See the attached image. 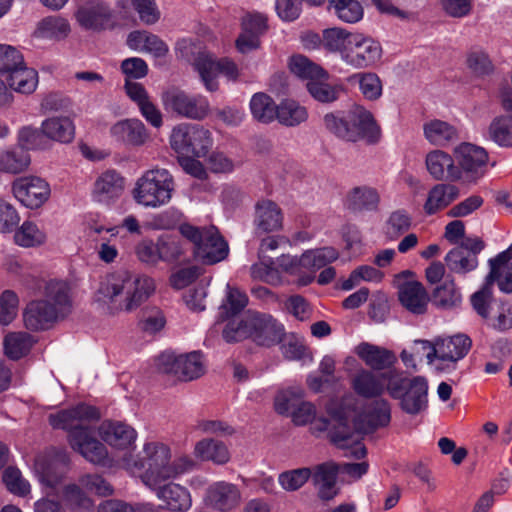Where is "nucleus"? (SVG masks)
I'll return each mask as SVG.
<instances>
[{
	"label": "nucleus",
	"instance_id": "nucleus-1",
	"mask_svg": "<svg viewBox=\"0 0 512 512\" xmlns=\"http://www.w3.org/2000/svg\"><path fill=\"white\" fill-rule=\"evenodd\" d=\"M98 410L88 405H78L73 409L64 410L49 416V422L54 428L69 432L68 441L71 448L81 454L91 463L106 467L118 466V461L127 456H133L137 440V432L130 425L116 421H105L99 427L101 439L115 453H121L117 459L109 457L106 447L94 437V429L90 422L99 419Z\"/></svg>",
	"mask_w": 512,
	"mask_h": 512
},
{
	"label": "nucleus",
	"instance_id": "nucleus-2",
	"mask_svg": "<svg viewBox=\"0 0 512 512\" xmlns=\"http://www.w3.org/2000/svg\"><path fill=\"white\" fill-rule=\"evenodd\" d=\"M117 464L129 475L138 478L146 487H157L196 467V461L189 455H180L172 459L171 447L158 440H146L137 455H126Z\"/></svg>",
	"mask_w": 512,
	"mask_h": 512
},
{
	"label": "nucleus",
	"instance_id": "nucleus-3",
	"mask_svg": "<svg viewBox=\"0 0 512 512\" xmlns=\"http://www.w3.org/2000/svg\"><path fill=\"white\" fill-rule=\"evenodd\" d=\"M156 290L153 278L128 270L105 275L94 293V302L109 314L133 312L144 304Z\"/></svg>",
	"mask_w": 512,
	"mask_h": 512
},
{
	"label": "nucleus",
	"instance_id": "nucleus-4",
	"mask_svg": "<svg viewBox=\"0 0 512 512\" xmlns=\"http://www.w3.org/2000/svg\"><path fill=\"white\" fill-rule=\"evenodd\" d=\"M339 257L337 249L331 246L309 249L301 256L282 255L276 262L261 256L260 261L251 268L252 277L269 284L281 282L280 271L293 277L297 286H307L316 277V271Z\"/></svg>",
	"mask_w": 512,
	"mask_h": 512
},
{
	"label": "nucleus",
	"instance_id": "nucleus-5",
	"mask_svg": "<svg viewBox=\"0 0 512 512\" xmlns=\"http://www.w3.org/2000/svg\"><path fill=\"white\" fill-rule=\"evenodd\" d=\"M343 422L347 420L350 435L347 441L349 455L360 459L366 455V448L355 432L370 433L387 427L391 421V406L383 398L366 402L361 407H340Z\"/></svg>",
	"mask_w": 512,
	"mask_h": 512
},
{
	"label": "nucleus",
	"instance_id": "nucleus-6",
	"mask_svg": "<svg viewBox=\"0 0 512 512\" xmlns=\"http://www.w3.org/2000/svg\"><path fill=\"white\" fill-rule=\"evenodd\" d=\"M71 311L69 286L63 281H51L45 289V298L27 304L23 312V322L31 331L50 328Z\"/></svg>",
	"mask_w": 512,
	"mask_h": 512
},
{
	"label": "nucleus",
	"instance_id": "nucleus-7",
	"mask_svg": "<svg viewBox=\"0 0 512 512\" xmlns=\"http://www.w3.org/2000/svg\"><path fill=\"white\" fill-rule=\"evenodd\" d=\"M327 415H318L316 407L311 402L302 401L291 413V420L297 426H310L313 434L327 432L331 441L339 448H348L350 431L348 422H343L340 407L335 403L328 405Z\"/></svg>",
	"mask_w": 512,
	"mask_h": 512
},
{
	"label": "nucleus",
	"instance_id": "nucleus-8",
	"mask_svg": "<svg viewBox=\"0 0 512 512\" xmlns=\"http://www.w3.org/2000/svg\"><path fill=\"white\" fill-rule=\"evenodd\" d=\"M471 340L464 334L449 337H436L433 340H415L413 349L425 353L427 364L441 372H449L456 368L471 348Z\"/></svg>",
	"mask_w": 512,
	"mask_h": 512
},
{
	"label": "nucleus",
	"instance_id": "nucleus-9",
	"mask_svg": "<svg viewBox=\"0 0 512 512\" xmlns=\"http://www.w3.org/2000/svg\"><path fill=\"white\" fill-rule=\"evenodd\" d=\"M284 334L283 325L270 315L248 313L245 319H234L227 323L223 338L227 342L241 341L251 337L256 343L271 346L281 341Z\"/></svg>",
	"mask_w": 512,
	"mask_h": 512
},
{
	"label": "nucleus",
	"instance_id": "nucleus-10",
	"mask_svg": "<svg viewBox=\"0 0 512 512\" xmlns=\"http://www.w3.org/2000/svg\"><path fill=\"white\" fill-rule=\"evenodd\" d=\"M175 191L172 174L155 167L144 171L135 181L133 200L144 208L157 209L170 203Z\"/></svg>",
	"mask_w": 512,
	"mask_h": 512
},
{
	"label": "nucleus",
	"instance_id": "nucleus-11",
	"mask_svg": "<svg viewBox=\"0 0 512 512\" xmlns=\"http://www.w3.org/2000/svg\"><path fill=\"white\" fill-rule=\"evenodd\" d=\"M179 232L193 244L195 257L206 264L220 262L228 255V244L215 226L200 228L191 224H182Z\"/></svg>",
	"mask_w": 512,
	"mask_h": 512
},
{
	"label": "nucleus",
	"instance_id": "nucleus-12",
	"mask_svg": "<svg viewBox=\"0 0 512 512\" xmlns=\"http://www.w3.org/2000/svg\"><path fill=\"white\" fill-rule=\"evenodd\" d=\"M170 146L178 156L202 158L212 146L211 133L198 125L179 124L172 129Z\"/></svg>",
	"mask_w": 512,
	"mask_h": 512
},
{
	"label": "nucleus",
	"instance_id": "nucleus-13",
	"mask_svg": "<svg viewBox=\"0 0 512 512\" xmlns=\"http://www.w3.org/2000/svg\"><path fill=\"white\" fill-rule=\"evenodd\" d=\"M398 383L399 373L396 371L376 374L361 369L351 379L353 391L363 398H381L385 390L390 396H397Z\"/></svg>",
	"mask_w": 512,
	"mask_h": 512
},
{
	"label": "nucleus",
	"instance_id": "nucleus-14",
	"mask_svg": "<svg viewBox=\"0 0 512 512\" xmlns=\"http://www.w3.org/2000/svg\"><path fill=\"white\" fill-rule=\"evenodd\" d=\"M11 191L15 199L30 210L43 207L51 196L50 184L44 178L35 175L16 178L12 182Z\"/></svg>",
	"mask_w": 512,
	"mask_h": 512
},
{
	"label": "nucleus",
	"instance_id": "nucleus-15",
	"mask_svg": "<svg viewBox=\"0 0 512 512\" xmlns=\"http://www.w3.org/2000/svg\"><path fill=\"white\" fill-rule=\"evenodd\" d=\"M162 102L166 110L188 119L202 120L210 112V104L206 97L189 95L178 89H171L163 93Z\"/></svg>",
	"mask_w": 512,
	"mask_h": 512
},
{
	"label": "nucleus",
	"instance_id": "nucleus-16",
	"mask_svg": "<svg viewBox=\"0 0 512 512\" xmlns=\"http://www.w3.org/2000/svg\"><path fill=\"white\" fill-rule=\"evenodd\" d=\"M382 55V45L378 40L367 34L356 32L344 63L354 69L370 68L381 61Z\"/></svg>",
	"mask_w": 512,
	"mask_h": 512
},
{
	"label": "nucleus",
	"instance_id": "nucleus-17",
	"mask_svg": "<svg viewBox=\"0 0 512 512\" xmlns=\"http://www.w3.org/2000/svg\"><path fill=\"white\" fill-rule=\"evenodd\" d=\"M463 183H475L485 174L488 154L484 148L471 143H462L454 150Z\"/></svg>",
	"mask_w": 512,
	"mask_h": 512
},
{
	"label": "nucleus",
	"instance_id": "nucleus-18",
	"mask_svg": "<svg viewBox=\"0 0 512 512\" xmlns=\"http://www.w3.org/2000/svg\"><path fill=\"white\" fill-rule=\"evenodd\" d=\"M76 23L84 30L100 32L112 26L113 13L102 0L81 1L74 12Z\"/></svg>",
	"mask_w": 512,
	"mask_h": 512
},
{
	"label": "nucleus",
	"instance_id": "nucleus-19",
	"mask_svg": "<svg viewBox=\"0 0 512 512\" xmlns=\"http://www.w3.org/2000/svg\"><path fill=\"white\" fill-rule=\"evenodd\" d=\"M428 383L422 376L406 381L399 374L397 396H391L400 401L401 409L411 415L421 413L427 408Z\"/></svg>",
	"mask_w": 512,
	"mask_h": 512
},
{
	"label": "nucleus",
	"instance_id": "nucleus-20",
	"mask_svg": "<svg viewBox=\"0 0 512 512\" xmlns=\"http://www.w3.org/2000/svg\"><path fill=\"white\" fill-rule=\"evenodd\" d=\"M484 244L479 238H468L460 246L450 250L445 256L448 269L458 275L474 271L478 265V254Z\"/></svg>",
	"mask_w": 512,
	"mask_h": 512
},
{
	"label": "nucleus",
	"instance_id": "nucleus-21",
	"mask_svg": "<svg viewBox=\"0 0 512 512\" xmlns=\"http://www.w3.org/2000/svg\"><path fill=\"white\" fill-rule=\"evenodd\" d=\"M348 110L351 129H343V134L352 137V142L364 139L370 142L376 141L379 137L380 129L372 113L360 105H354Z\"/></svg>",
	"mask_w": 512,
	"mask_h": 512
},
{
	"label": "nucleus",
	"instance_id": "nucleus-22",
	"mask_svg": "<svg viewBox=\"0 0 512 512\" xmlns=\"http://www.w3.org/2000/svg\"><path fill=\"white\" fill-rule=\"evenodd\" d=\"M424 163L428 174L435 180L451 182L462 180L455 156L444 150H430L425 155Z\"/></svg>",
	"mask_w": 512,
	"mask_h": 512
},
{
	"label": "nucleus",
	"instance_id": "nucleus-23",
	"mask_svg": "<svg viewBox=\"0 0 512 512\" xmlns=\"http://www.w3.org/2000/svg\"><path fill=\"white\" fill-rule=\"evenodd\" d=\"M112 140L126 147H141L149 140L144 123L137 118H126L115 122L109 129Z\"/></svg>",
	"mask_w": 512,
	"mask_h": 512
},
{
	"label": "nucleus",
	"instance_id": "nucleus-24",
	"mask_svg": "<svg viewBox=\"0 0 512 512\" xmlns=\"http://www.w3.org/2000/svg\"><path fill=\"white\" fill-rule=\"evenodd\" d=\"M125 189V178L116 170L102 172L95 180L91 192L94 201L110 205L121 197Z\"/></svg>",
	"mask_w": 512,
	"mask_h": 512
},
{
	"label": "nucleus",
	"instance_id": "nucleus-25",
	"mask_svg": "<svg viewBox=\"0 0 512 512\" xmlns=\"http://www.w3.org/2000/svg\"><path fill=\"white\" fill-rule=\"evenodd\" d=\"M127 46L136 52L145 53L155 59L165 58L169 53L168 44L158 35L147 30H134L126 39Z\"/></svg>",
	"mask_w": 512,
	"mask_h": 512
},
{
	"label": "nucleus",
	"instance_id": "nucleus-26",
	"mask_svg": "<svg viewBox=\"0 0 512 512\" xmlns=\"http://www.w3.org/2000/svg\"><path fill=\"white\" fill-rule=\"evenodd\" d=\"M148 488L153 490L156 497L164 503V507L172 512H186L192 507L190 492L180 484L169 482Z\"/></svg>",
	"mask_w": 512,
	"mask_h": 512
},
{
	"label": "nucleus",
	"instance_id": "nucleus-27",
	"mask_svg": "<svg viewBox=\"0 0 512 512\" xmlns=\"http://www.w3.org/2000/svg\"><path fill=\"white\" fill-rule=\"evenodd\" d=\"M490 272L486 281L492 286L495 282L504 293L512 292V244L508 249L489 260Z\"/></svg>",
	"mask_w": 512,
	"mask_h": 512
},
{
	"label": "nucleus",
	"instance_id": "nucleus-28",
	"mask_svg": "<svg viewBox=\"0 0 512 512\" xmlns=\"http://www.w3.org/2000/svg\"><path fill=\"white\" fill-rule=\"evenodd\" d=\"M56 465V460L51 453H40L34 459L32 470L47 496L54 491L57 493L59 491L61 476L56 471Z\"/></svg>",
	"mask_w": 512,
	"mask_h": 512
},
{
	"label": "nucleus",
	"instance_id": "nucleus-29",
	"mask_svg": "<svg viewBox=\"0 0 512 512\" xmlns=\"http://www.w3.org/2000/svg\"><path fill=\"white\" fill-rule=\"evenodd\" d=\"M193 457L194 461L212 462L216 465H225L230 461L231 454L227 445L214 438H202L194 444Z\"/></svg>",
	"mask_w": 512,
	"mask_h": 512
},
{
	"label": "nucleus",
	"instance_id": "nucleus-30",
	"mask_svg": "<svg viewBox=\"0 0 512 512\" xmlns=\"http://www.w3.org/2000/svg\"><path fill=\"white\" fill-rule=\"evenodd\" d=\"M401 305L413 314H423L427 310L429 296L418 281H407L398 288Z\"/></svg>",
	"mask_w": 512,
	"mask_h": 512
},
{
	"label": "nucleus",
	"instance_id": "nucleus-31",
	"mask_svg": "<svg viewBox=\"0 0 512 512\" xmlns=\"http://www.w3.org/2000/svg\"><path fill=\"white\" fill-rule=\"evenodd\" d=\"M43 136L51 141L68 144L75 137V125L73 120L64 115L52 116L44 119L40 125Z\"/></svg>",
	"mask_w": 512,
	"mask_h": 512
},
{
	"label": "nucleus",
	"instance_id": "nucleus-32",
	"mask_svg": "<svg viewBox=\"0 0 512 512\" xmlns=\"http://www.w3.org/2000/svg\"><path fill=\"white\" fill-rule=\"evenodd\" d=\"M339 465L328 462L317 465L312 469V479L318 489L319 497L323 500H331L338 494L336 486Z\"/></svg>",
	"mask_w": 512,
	"mask_h": 512
},
{
	"label": "nucleus",
	"instance_id": "nucleus-33",
	"mask_svg": "<svg viewBox=\"0 0 512 512\" xmlns=\"http://www.w3.org/2000/svg\"><path fill=\"white\" fill-rule=\"evenodd\" d=\"M254 224L256 229L261 232L280 230L283 224V214L280 207L271 200L257 202Z\"/></svg>",
	"mask_w": 512,
	"mask_h": 512
},
{
	"label": "nucleus",
	"instance_id": "nucleus-34",
	"mask_svg": "<svg viewBox=\"0 0 512 512\" xmlns=\"http://www.w3.org/2000/svg\"><path fill=\"white\" fill-rule=\"evenodd\" d=\"M459 196V189L452 184L438 183L428 192L423 209L427 215H433L449 206Z\"/></svg>",
	"mask_w": 512,
	"mask_h": 512
},
{
	"label": "nucleus",
	"instance_id": "nucleus-35",
	"mask_svg": "<svg viewBox=\"0 0 512 512\" xmlns=\"http://www.w3.org/2000/svg\"><path fill=\"white\" fill-rule=\"evenodd\" d=\"M355 353L373 370L387 369L395 362V356L389 350L366 342L356 346Z\"/></svg>",
	"mask_w": 512,
	"mask_h": 512
},
{
	"label": "nucleus",
	"instance_id": "nucleus-36",
	"mask_svg": "<svg viewBox=\"0 0 512 512\" xmlns=\"http://www.w3.org/2000/svg\"><path fill=\"white\" fill-rule=\"evenodd\" d=\"M356 31H348L341 27H331L323 30V48L330 53L338 54L344 62Z\"/></svg>",
	"mask_w": 512,
	"mask_h": 512
},
{
	"label": "nucleus",
	"instance_id": "nucleus-37",
	"mask_svg": "<svg viewBox=\"0 0 512 512\" xmlns=\"http://www.w3.org/2000/svg\"><path fill=\"white\" fill-rule=\"evenodd\" d=\"M424 138L434 146L444 147L457 139V129L450 123L431 119L423 124Z\"/></svg>",
	"mask_w": 512,
	"mask_h": 512
},
{
	"label": "nucleus",
	"instance_id": "nucleus-38",
	"mask_svg": "<svg viewBox=\"0 0 512 512\" xmlns=\"http://www.w3.org/2000/svg\"><path fill=\"white\" fill-rule=\"evenodd\" d=\"M203 41L192 38H183L177 41L175 53L179 58L191 63L195 68V62L202 56H209L211 53L204 48V42H213L216 37L210 30H205L202 35Z\"/></svg>",
	"mask_w": 512,
	"mask_h": 512
},
{
	"label": "nucleus",
	"instance_id": "nucleus-39",
	"mask_svg": "<svg viewBox=\"0 0 512 512\" xmlns=\"http://www.w3.org/2000/svg\"><path fill=\"white\" fill-rule=\"evenodd\" d=\"M71 32L69 21L59 15L48 16L38 22L34 36L38 39L60 41Z\"/></svg>",
	"mask_w": 512,
	"mask_h": 512
},
{
	"label": "nucleus",
	"instance_id": "nucleus-40",
	"mask_svg": "<svg viewBox=\"0 0 512 512\" xmlns=\"http://www.w3.org/2000/svg\"><path fill=\"white\" fill-rule=\"evenodd\" d=\"M31 164L29 152L17 147L0 149V172L21 174L27 171Z\"/></svg>",
	"mask_w": 512,
	"mask_h": 512
},
{
	"label": "nucleus",
	"instance_id": "nucleus-41",
	"mask_svg": "<svg viewBox=\"0 0 512 512\" xmlns=\"http://www.w3.org/2000/svg\"><path fill=\"white\" fill-rule=\"evenodd\" d=\"M7 83L15 92L32 94L39 83L38 72L23 63L22 67H17L8 74Z\"/></svg>",
	"mask_w": 512,
	"mask_h": 512
},
{
	"label": "nucleus",
	"instance_id": "nucleus-42",
	"mask_svg": "<svg viewBox=\"0 0 512 512\" xmlns=\"http://www.w3.org/2000/svg\"><path fill=\"white\" fill-rule=\"evenodd\" d=\"M34 342L33 337L27 332H9L3 338L4 354L11 360H18L30 352Z\"/></svg>",
	"mask_w": 512,
	"mask_h": 512
},
{
	"label": "nucleus",
	"instance_id": "nucleus-43",
	"mask_svg": "<svg viewBox=\"0 0 512 512\" xmlns=\"http://www.w3.org/2000/svg\"><path fill=\"white\" fill-rule=\"evenodd\" d=\"M328 11L345 23H357L364 16L360 0H328Z\"/></svg>",
	"mask_w": 512,
	"mask_h": 512
},
{
	"label": "nucleus",
	"instance_id": "nucleus-44",
	"mask_svg": "<svg viewBox=\"0 0 512 512\" xmlns=\"http://www.w3.org/2000/svg\"><path fill=\"white\" fill-rule=\"evenodd\" d=\"M432 301L438 308L450 310L461 305L462 294L454 280H446L434 289Z\"/></svg>",
	"mask_w": 512,
	"mask_h": 512
},
{
	"label": "nucleus",
	"instance_id": "nucleus-45",
	"mask_svg": "<svg viewBox=\"0 0 512 512\" xmlns=\"http://www.w3.org/2000/svg\"><path fill=\"white\" fill-rule=\"evenodd\" d=\"M249 107L253 118L259 122L270 123L277 118L278 106L266 93H255L250 99Z\"/></svg>",
	"mask_w": 512,
	"mask_h": 512
},
{
	"label": "nucleus",
	"instance_id": "nucleus-46",
	"mask_svg": "<svg viewBox=\"0 0 512 512\" xmlns=\"http://www.w3.org/2000/svg\"><path fill=\"white\" fill-rule=\"evenodd\" d=\"M247 302L248 299L244 293L227 284L226 296L219 308V314L223 320H229L228 323L237 318L245 319V316L238 317L237 314L244 309Z\"/></svg>",
	"mask_w": 512,
	"mask_h": 512
},
{
	"label": "nucleus",
	"instance_id": "nucleus-47",
	"mask_svg": "<svg viewBox=\"0 0 512 512\" xmlns=\"http://www.w3.org/2000/svg\"><path fill=\"white\" fill-rule=\"evenodd\" d=\"M289 68L293 74L306 79L308 82L313 79L329 78L327 71L303 55L292 56L289 60Z\"/></svg>",
	"mask_w": 512,
	"mask_h": 512
},
{
	"label": "nucleus",
	"instance_id": "nucleus-48",
	"mask_svg": "<svg viewBox=\"0 0 512 512\" xmlns=\"http://www.w3.org/2000/svg\"><path fill=\"white\" fill-rule=\"evenodd\" d=\"M161 260L165 263H174L185 256L187 244L177 235L162 234L158 236Z\"/></svg>",
	"mask_w": 512,
	"mask_h": 512
},
{
	"label": "nucleus",
	"instance_id": "nucleus-49",
	"mask_svg": "<svg viewBox=\"0 0 512 512\" xmlns=\"http://www.w3.org/2000/svg\"><path fill=\"white\" fill-rule=\"evenodd\" d=\"M195 70L207 91L214 92L218 90L220 70H218L216 58L212 54L199 58L195 62Z\"/></svg>",
	"mask_w": 512,
	"mask_h": 512
},
{
	"label": "nucleus",
	"instance_id": "nucleus-50",
	"mask_svg": "<svg viewBox=\"0 0 512 512\" xmlns=\"http://www.w3.org/2000/svg\"><path fill=\"white\" fill-rule=\"evenodd\" d=\"M183 219L184 214L180 209L176 207H170L152 215L147 223V226L149 229L156 231L172 230L177 227L179 229L182 224H185Z\"/></svg>",
	"mask_w": 512,
	"mask_h": 512
},
{
	"label": "nucleus",
	"instance_id": "nucleus-51",
	"mask_svg": "<svg viewBox=\"0 0 512 512\" xmlns=\"http://www.w3.org/2000/svg\"><path fill=\"white\" fill-rule=\"evenodd\" d=\"M412 226V217L404 209H397L392 211L387 217L384 224L385 235L391 239L396 240Z\"/></svg>",
	"mask_w": 512,
	"mask_h": 512
},
{
	"label": "nucleus",
	"instance_id": "nucleus-52",
	"mask_svg": "<svg viewBox=\"0 0 512 512\" xmlns=\"http://www.w3.org/2000/svg\"><path fill=\"white\" fill-rule=\"evenodd\" d=\"M16 244L22 247H35L46 241L45 232L32 221H24L14 234Z\"/></svg>",
	"mask_w": 512,
	"mask_h": 512
},
{
	"label": "nucleus",
	"instance_id": "nucleus-53",
	"mask_svg": "<svg viewBox=\"0 0 512 512\" xmlns=\"http://www.w3.org/2000/svg\"><path fill=\"white\" fill-rule=\"evenodd\" d=\"M312 477V469L300 467L281 472L278 475V483L286 492H295L301 489Z\"/></svg>",
	"mask_w": 512,
	"mask_h": 512
},
{
	"label": "nucleus",
	"instance_id": "nucleus-54",
	"mask_svg": "<svg viewBox=\"0 0 512 512\" xmlns=\"http://www.w3.org/2000/svg\"><path fill=\"white\" fill-rule=\"evenodd\" d=\"M308 113L304 106L294 100H284L278 106L277 119L286 126H296L307 120Z\"/></svg>",
	"mask_w": 512,
	"mask_h": 512
},
{
	"label": "nucleus",
	"instance_id": "nucleus-55",
	"mask_svg": "<svg viewBox=\"0 0 512 512\" xmlns=\"http://www.w3.org/2000/svg\"><path fill=\"white\" fill-rule=\"evenodd\" d=\"M323 125L325 129L336 138L346 142H352V137L345 136L343 134L344 132H342L343 129H351L349 121V110L333 111L325 114L323 117Z\"/></svg>",
	"mask_w": 512,
	"mask_h": 512
},
{
	"label": "nucleus",
	"instance_id": "nucleus-56",
	"mask_svg": "<svg viewBox=\"0 0 512 512\" xmlns=\"http://www.w3.org/2000/svg\"><path fill=\"white\" fill-rule=\"evenodd\" d=\"M304 392L299 387H290L278 392L274 400L277 413L291 417L292 411L302 402Z\"/></svg>",
	"mask_w": 512,
	"mask_h": 512
},
{
	"label": "nucleus",
	"instance_id": "nucleus-57",
	"mask_svg": "<svg viewBox=\"0 0 512 512\" xmlns=\"http://www.w3.org/2000/svg\"><path fill=\"white\" fill-rule=\"evenodd\" d=\"M489 137L501 147H512V117L499 116L489 126Z\"/></svg>",
	"mask_w": 512,
	"mask_h": 512
},
{
	"label": "nucleus",
	"instance_id": "nucleus-58",
	"mask_svg": "<svg viewBox=\"0 0 512 512\" xmlns=\"http://www.w3.org/2000/svg\"><path fill=\"white\" fill-rule=\"evenodd\" d=\"M204 370V360L201 353L180 354V379L185 381L196 379L203 375Z\"/></svg>",
	"mask_w": 512,
	"mask_h": 512
},
{
	"label": "nucleus",
	"instance_id": "nucleus-59",
	"mask_svg": "<svg viewBox=\"0 0 512 512\" xmlns=\"http://www.w3.org/2000/svg\"><path fill=\"white\" fill-rule=\"evenodd\" d=\"M493 313L489 314L488 325L498 331H506L512 328V302L505 301L495 303L491 308Z\"/></svg>",
	"mask_w": 512,
	"mask_h": 512
},
{
	"label": "nucleus",
	"instance_id": "nucleus-60",
	"mask_svg": "<svg viewBox=\"0 0 512 512\" xmlns=\"http://www.w3.org/2000/svg\"><path fill=\"white\" fill-rule=\"evenodd\" d=\"M351 205L356 209L371 210L377 207L379 194L372 187H356L348 195Z\"/></svg>",
	"mask_w": 512,
	"mask_h": 512
},
{
	"label": "nucleus",
	"instance_id": "nucleus-61",
	"mask_svg": "<svg viewBox=\"0 0 512 512\" xmlns=\"http://www.w3.org/2000/svg\"><path fill=\"white\" fill-rule=\"evenodd\" d=\"M19 298L12 290H5L0 295V325L7 326L18 315Z\"/></svg>",
	"mask_w": 512,
	"mask_h": 512
},
{
	"label": "nucleus",
	"instance_id": "nucleus-62",
	"mask_svg": "<svg viewBox=\"0 0 512 512\" xmlns=\"http://www.w3.org/2000/svg\"><path fill=\"white\" fill-rule=\"evenodd\" d=\"M135 254L138 260L147 265L155 266L162 262L158 238L154 242L152 239H142L135 246Z\"/></svg>",
	"mask_w": 512,
	"mask_h": 512
},
{
	"label": "nucleus",
	"instance_id": "nucleus-63",
	"mask_svg": "<svg viewBox=\"0 0 512 512\" xmlns=\"http://www.w3.org/2000/svg\"><path fill=\"white\" fill-rule=\"evenodd\" d=\"M25 63L22 52L16 46L0 44V73L9 74Z\"/></svg>",
	"mask_w": 512,
	"mask_h": 512
},
{
	"label": "nucleus",
	"instance_id": "nucleus-64",
	"mask_svg": "<svg viewBox=\"0 0 512 512\" xmlns=\"http://www.w3.org/2000/svg\"><path fill=\"white\" fill-rule=\"evenodd\" d=\"M3 482L7 489L16 495L25 496L30 493L31 486L16 467H8L3 473Z\"/></svg>",
	"mask_w": 512,
	"mask_h": 512
}]
</instances>
